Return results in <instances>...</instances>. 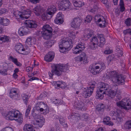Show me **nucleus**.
<instances>
[{"label":"nucleus","instance_id":"32","mask_svg":"<svg viewBox=\"0 0 131 131\" xmlns=\"http://www.w3.org/2000/svg\"><path fill=\"white\" fill-rule=\"evenodd\" d=\"M14 14L17 19H20V18H23L21 10V12L19 11H15L14 12Z\"/></svg>","mask_w":131,"mask_h":131},{"label":"nucleus","instance_id":"5","mask_svg":"<svg viewBox=\"0 0 131 131\" xmlns=\"http://www.w3.org/2000/svg\"><path fill=\"white\" fill-rule=\"evenodd\" d=\"M96 84V82L94 81L89 83V87H88L87 89H85L82 93V95L84 97H88L91 95Z\"/></svg>","mask_w":131,"mask_h":131},{"label":"nucleus","instance_id":"30","mask_svg":"<svg viewBox=\"0 0 131 131\" xmlns=\"http://www.w3.org/2000/svg\"><path fill=\"white\" fill-rule=\"evenodd\" d=\"M9 20L7 18L3 19L0 17V23H2L3 25L6 26L8 25L9 23Z\"/></svg>","mask_w":131,"mask_h":131},{"label":"nucleus","instance_id":"52","mask_svg":"<svg viewBox=\"0 0 131 131\" xmlns=\"http://www.w3.org/2000/svg\"><path fill=\"white\" fill-rule=\"evenodd\" d=\"M101 2L103 4H106V6L108 8L109 7V5L108 3L107 0H100Z\"/></svg>","mask_w":131,"mask_h":131},{"label":"nucleus","instance_id":"25","mask_svg":"<svg viewBox=\"0 0 131 131\" xmlns=\"http://www.w3.org/2000/svg\"><path fill=\"white\" fill-rule=\"evenodd\" d=\"M105 68V64L103 62H101L98 64L96 66V69H98L99 70V72L103 70Z\"/></svg>","mask_w":131,"mask_h":131},{"label":"nucleus","instance_id":"17","mask_svg":"<svg viewBox=\"0 0 131 131\" xmlns=\"http://www.w3.org/2000/svg\"><path fill=\"white\" fill-rule=\"evenodd\" d=\"M75 106L78 110L82 111L85 110H86L84 104L81 101L77 102L75 103Z\"/></svg>","mask_w":131,"mask_h":131},{"label":"nucleus","instance_id":"49","mask_svg":"<svg viewBox=\"0 0 131 131\" xmlns=\"http://www.w3.org/2000/svg\"><path fill=\"white\" fill-rule=\"evenodd\" d=\"M8 130H13V129L10 127L8 126L3 128L1 131H8Z\"/></svg>","mask_w":131,"mask_h":131},{"label":"nucleus","instance_id":"16","mask_svg":"<svg viewBox=\"0 0 131 131\" xmlns=\"http://www.w3.org/2000/svg\"><path fill=\"white\" fill-rule=\"evenodd\" d=\"M54 56V52L52 51H50L45 56L44 59L46 61L50 62L53 59Z\"/></svg>","mask_w":131,"mask_h":131},{"label":"nucleus","instance_id":"33","mask_svg":"<svg viewBox=\"0 0 131 131\" xmlns=\"http://www.w3.org/2000/svg\"><path fill=\"white\" fill-rule=\"evenodd\" d=\"M59 120L60 124L63 125L65 127H68V126L67 123H65V119L63 117L59 118Z\"/></svg>","mask_w":131,"mask_h":131},{"label":"nucleus","instance_id":"63","mask_svg":"<svg viewBox=\"0 0 131 131\" xmlns=\"http://www.w3.org/2000/svg\"><path fill=\"white\" fill-rule=\"evenodd\" d=\"M29 1L31 2L36 4L39 2V0H29Z\"/></svg>","mask_w":131,"mask_h":131},{"label":"nucleus","instance_id":"31","mask_svg":"<svg viewBox=\"0 0 131 131\" xmlns=\"http://www.w3.org/2000/svg\"><path fill=\"white\" fill-rule=\"evenodd\" d=\"M42 36L45 39L48 40L51 38L52 37V33H42Z\"/></svg>","mask_w":131,"mask_h":131},{"label":"nucleus","instance_id":"62","mask_svg":"<svg viewBox=\"0 0 131 131\" xmlns=\"http://www.w3.org/2000/svg\"><path fill=\"white\" fill-rule=\"evenodd\" d=\"M118 49V51H118V53H119V56H122V55L123 54V51L120 50V49Z\"/></svg>","mask_w":131,"mask_h":131},{"label":"nucleus","instance_id":"48","mask_svg":"<svg viewBox=\"0 0 131 131\" xmlns=\"http://www.w3.org/2000/svg\"><path fill=\"white\" fill-rule=\"evenodd\" d=\"M31 109V106L29 105L28 106L27 108V109L26 112L25 114V115L26 117H28L30 113Z\"/></svg>","mask_w":131,"mask_h":131},{"label":"nucleus","instance_id":"43","mask_svg":"<svg viewBox=\"0 0 131 131\" xmlns=\"http://www.w3.org/2000/svg\"><path fill=\"white\" fill-rule=\"evenodd\" d=\"M34 80H37V83H41L42 82V81L41 80L37 78L36 77H32L30 79L28 80V81H32Z\"/></svg>","mask_w":131,"mask_h":131},{"label":"nucleus","instance_id":"26","mask_svg":"<svg viewBox=\"0 0 131 131\" xmlns=\"http://www.w3.org/2000/svg\"><path fill=\"white\" fill-rule=\"evenodd\" d=\"M23 130L24 131H35L32 128L30 124H26L24 125Z\"/></svg>","mask_w":131,"mask_h":131},{"label":"nucleus","instance_id":"46","mask_svg":"<svg viewBox=\"0 0 131 131\" xmlns=\"http://www.w3.org/2000/svg\"><path fill=\"white\" fill-rule=\"evenodd\" d=\"M32 38L31 37H29L27 39L26 43L27 45H31Z\"/></svg>","mask_w":131,"mask_h":131},{"label":"nucleus","instance_id":"27","mask_svg":"<svg viewBox=\"0 0 131 131\" xmlns=\"http://www.w3.org/2000/svg\"><path fill=\"white\" fill-rule=\"evenodd\" d=\"M56 10V7L54 6L51 5L48 7L47 11L53 14L55 13Z\"/></svg>","mask_w":131,"mask_h":131},{"label":"nucleus","instance_id":"59","mask_svg":"<svg viewBox=\"0 0 131 131\" xmlns=\"http://www.w3.org/2000/svg\"><path fill=\"white\" fill-rule=\"evenodd\" d=\"M84 32H85L93 33V31L89 28H86L84 30Z\"/></svg>","mask_w":131,"mask_h":131},{"label":"nucleus","instance_id":"54","mask_svg":"<svg viewBox=\"0 0 131 131\" xmlns=\"http://www.w3.org/2000/svg\"><path fill=\"white\" fill-rule=\"evenodd\" d=\"M8 69H6L4 70H0V73L1 74L3 75H5L7 74V71Z\"/></svg>","mask_w":131,"mask_h":131},{"label":"nucleus","instance_id":"57","mask_svg":"<svg viewBox=\"0 0 131 131\" xmlns=\"http://www.w3.org/2000/svg\"><path fill=\"white\" fill-rule=\"evenodd\" d=\"M56 84H57V87H59L61 86V88H62L63 87L62 86V82L58 81H56Z\"/></svg>","mask_w":131,"mask_h":131},{"label":"nucleus","instance_id":"50","mask_svg":"<svg viewBox=\"0 0 131 131\" xmlns=\"http://www.w3.org/2000/svg\"><path fill=\"white\" fill-rule=\"evenodd\" d=\"M110 120V118L108 116H106L103 119V122L105 124H106Z\"/></svg>","mask_w":131,"mask_h":131},{"label":"nucleus","instance_id":"38","mask_svg":"<svg viewBox=\"0 0 131 131\" xmlns=\"http://www.w3.org/2000/svg\"><path fill=\"white\" fill-rule=\"evenodd\" d=\"M125 126L127 129H131V120L126 121L125 124Z\"/></svg>","mask_w":131,"mask_h":131},{"label":"nucleus","instance_id":"56","mask_svg":"<svg viewBox=\"0 0 131 131\" xmlns=\"http://www.w3.org/2000/svg\"><path fill=\"white\" fill-rule=\"evenodd\" d=\"M92 35L91 33H88L87 34L84 35L83 36L85 38L88 39Z\"/></svg>","mask_w":131,"mask_h":131},{"label":"nucleus","instance_id":"60","mask_svg":"<svg viewBox=\"0 0 131 131\" xmlns=\"http://www.w3.org/2000/svg\"><path fill=\"white\" fill-rule=\"evenodd\" d=\"M69 37L72 38L73 39H74L76 37V35L75 33H69Z\"/></svg>","mask_w":131,"mask_h":131},{"label":"nucleus","instance_id":"47","mask_svg":"<svg viewBox=\"0 0 131 131\" xmlns=\"http://www.w3.org/2000/svg\"><path fill=\"white\" fill-rule=\"evenodd\" d=\"M125 24L127 26H130L131 25V19L130 18H127L125 20Z\"/></svg>","mask_w":131,"mask_h":131},{"label":"nucleus","instance_id":"2","mask_svg":"<svg viewBox=\"0 0 131 131\" xmlns=\"http://www.w3.org/2000/svg\"><path fill=\"white\" fill-rule=\"evenodd\" d=\"M108 75L113 82L123 84L124 83L125 78L122 74H119L115 71L109 72Z\"/></svg>","mask_w":131,"mask_h":131},{"label":"nucleus","instance_id":"7","mask_svg":"<svg viewBox=\"0 0 131 131\" xmlns=\"http://www.w3.org/2000/svg\"><path fill=\"white\" fill-rule=\"evenodd\" d=\"M56 3L60 9L64 10L69 8L71 4L68 0H58Z\"/></svg>","mask_w":131,"mask_h":131},{"label":"nucleus","instance_id":"35","mask_svg":"<svg viewBox=\"0 0 131 131\" xmlns=\"http://www.w3.org/2000/svg\"><path fill=\"white\" fill-rule=\"evenodd\" d=\"M104 18V17L99 15H96L95 17V20L96 23H98L101 21V20Z\"/></svg>","mask_w":131,"mask_h":131},{"label":"nucleus","instance_id":"19","mask_svg":"<svg viewBox=\"0 0 131 131\" xmlns=\"http://www.w3.org/2000/svg\"><path fill=\"white\" fill-rule=\"evenodd\" d=\"M44 119L42 118L38 119L37 120H35L32 123L33 124L36 125V127H41L43 125L44 122Z\"/></svg>","mask_w":131,"mask_h":131},{"label":"nucleus","instance_id":"42","mask_svg":"<svg viewBox=\"0 0 131 131\" xmlns=\"http://www.w3.org/2000/svg\"><path fill=\"white\" fill-rule=\"evenodd\" d=\"M97 36L96 37L94 36L91 39V42L96 43V44H98V38L97 37Z\"/></svg>","mask_w":131,"mask_h":131},{"label":"nucleus","instance_id":"64","mask_svg":"<svg viewBox=\"0 0 131 131\" xmlns=\"http://www.w3.org/2000/svg\"><path fill=\"white\" fill-rule=\"evenodd\" d=\"M94 8H93L91 10V12H92V13H94V12H96L97 10V6H96Z\"/></svg>","mask_w":131,"mask_h":131},{"label":"nucleus","instance_id":"20","mask_svg":"<svg viewBox=\"0 0 131 131\" xmlns=\"http://www.w3.org/2000/svg\"><path fill=\"white\" fill-rule=\"evenodd\" d=\"M42 32H45V33H52V28L50 27L47 24L44 25L42 28Z\"/></svg>","mask_w":131,"mask_h":131},{"label":"nucleus","instance_id":"1","mask_svg":"<svg viewBox=\"0 0 131 131\" xmlns=\"http://www.w3.org/2000/svg\"><path fill=\"white\" fill-rule=\"evenodd\" d=\"M98 86L96 95V98L97 99H103L104 94L107 95L112 98H113L116 95V92L110 89V85L106 83L100 82Z\"/></svg>","mask_w":131,"mask_h":131},{"label":"nucleus","instance_id":"24","mask_svg":"<svg viewBox=\"0 0 131 131\" xmlns=\"http://www.w3.org/2000/svg\"><path fill=\"white\" fill-rule=\"evenodd\" d=\"M105 108V105L103 104H100L96 106V109L99 112H103Z\"/></svg>","mask_w":131,"mask_h":131},{"label":"nucleus","instance_id":"6","mask_svg":"<svg viewBox=\"0 0 131 131\" xmlns=\"http://www.w3.org/2000/svg\"><path fill=\"white\" fill-rule=\"evenodd\" d=\"M117 106L119 108L128 110L131 109V102H129L127 99L122 100L116 103Z\"/></svg>","mask_w":131,"mask_h":131},{"label":"nucleus","instance_id":"36","mask_svg":"<svg viewBox=\"0 0 131 131\" xmlns=\"http://www.w3.org/2000/svg\"><path fill=\"white\" fill-rule=\"evenodd\" d=\"M81 119L83 121H87L90 119V117L88 114L84 113L82 115Z\"/></svg>","mask_w":131,"mask_h":131},{"label":"nucleus","instance_id":"8","mask_svg":"<svg viewBox=\"0 0 131 131\" xmlns=\"http://www.w3.org/2000/svg\"><path fill=\"white\" fill-rule=\"evenodd\" d=\"M20 115L21 113L19 111L13 110L8 112L5 118L7 120H13L19 117V115Z\"/></svg>","mask_w":131,"mask_h":131},{"label":"nucleus","instance_id":"28","mask_svg":"<svg viewBox=\"0 0 131 131\" xmlns=\"http://www.w3.org/2000/svg\"><path fill=\"white\" fill-rule=\"evenodd\" d=\"M17 95V93L15 89L13 88L11 89L9 93V96L11 98H14Z\"/></svg>","mask_w":131,"mask_h":131},{"label":"nucleus","instance_id":"4","mask_svg":"<svg viewBox=\"0 0 131 131\" xmlns=\"http://www.w3.org/2000/svg\"><path fill=\"white\" fill-rule=\"evenodd\" d=\"M69 69V66L67 64H58L55 66L54 69L51 71L52 73L50 72H48V74L50 77H52L53 74H55L57 76H59L62 74V72H65Z\"/></svg>","mask_w":131,"mask_h":131},{"label":"nucleus","instance_id":"41","mask_svg":"<svg viewBox=\"0 0 131 131\" xmlns=\"http://www.w3.org/2000/svg\"><path fill=\"white\" fill-rule=\"evenodd\" d=\"M99 46V45L96 44V43L91 42L90 43V47L93 50H95Z\"/></svg>","mask_w":131,"mask_h":131},{"label":"nucleus","instance_id":"39","mask_svg":"<svg viewBox=\"0 0 131 131\" xmlns=\"http://www.w3.org/2000/svg\"><path fill=\"white\" fill-rule=\"evenodd\" d=\"M99 23H100V22ZM100 23L99 24V25L100 27L104 28L105 27L106 23L104 18L103 19H102V20H101V21L100 22Z\"/></svg>","mask_w":131,"mask_h":131},{"label":"nucleus","instance_id":"61","mask_svg":"<svg viewBox=\"0 0 131 131\" xmlns=\"http://www.w3.org/2000/svg\"><path fill=\"white\" fill-rule=\"evenodd\" d=\"M112 52V51L110 49L106 50L104 51V53L106 54H109L111 53Z\"/></svg>","mask_w":131,"mask_h":131},{"label":"nucleus","instance_id":"13","mask_svg":"<svg viewBox=\"0 0 131 131\" xmlns=\"http://www.w3.org/2000/svg\"><path fill=\"white\" fill-rule=\"evenodd\" d=\"M81 21L79 18H75L72 22L71 26L74 28H78L80 27Z\"/></svg>","mask_w":131,"mask_h":131},{"label":"nucleus","instance_id":"51","mask_svg":"<svg viewBox=\"0 0 131 131\" xmlns=\"http://www.w3.org/2000/svg\"><path fill=\"white\" fill-rule=\"evenodd\" d=\"M114 59V58L113 56H108L107 59L108 63H110Z\"/></svg>","mask_w":131,"mask_h":131},{"label":"nucleus","instance_id":"44","mask_svg":"<svg viewBox=\"0 0 131 131\" xmlns=\"http://www.w3.org/2000/svg\"><path fill=\"white\" fill-rule=\"evenodd\" d=\"M92 18V17L91 16H87L86 17L85 19V23H88L90 22Z\"/></svg>","mask_w":131,"mask_h":131},{"label":"nucleus","instance_id":"34","mask_svg":"<svg viewBox=\"0 0 131 131\" xmlns=\"http://www.w3.org/2000/svg\"><path fill=\"white\" fill-rule=\"evenodd\" d=\"M53 15V14L47 11V13H45L44 14V18L45 20L46 19L47 20H49L51 18L52 16Z\"/></svg>","mask_w":131,"mask_h":131},{"label":"nucleus","instance_id":"3","mask_svg":"<svg viewBox=\"0 0 131 131\" xmlns=\"http://www.w3.org/2000/svg\"><path fill=\"white\" fill-rule=\"evenodd\" d=\"M73 40L71 39L61 40L59 43L60 52H63L66 50H70L73 46Z\"/></svg>","mask_w":131,"mask_h":131},{"label":"nucleus","instance_id":"45","mask_svg":"<svg viewBox=\"0 0 131 131\" xmlns=\"http://www.w3.org/2000/svg\"><path fill=\"white\" fill-rule=\"evenodd\" d=\"M14 120H16L17 122L19 123H21L23 122V118L21 116V114L20 115H19V117H17V118L15 119Z\"/></svg>","mask_w":131,"mask_h":131},{"label":"nucleus","instance_id":"10","mask_svg":"<svg viewBox=\"0 0 131 131\" xmlns=\"http://www.w3.org/2000/svg\"><path fill=\"white\" fill-rule=\"evenodd\" d=\"M15 49L18 53L23 55L27 54L28 53V52L26 53L25 52V50L23 45L20 43H19L16 45L15 46Z\"/></svg>","mask_w":131,"mask_h":131},{"label":"nucleus","instance_id":"11","mask_svg":"<svg viewBox=\"0 0 131 131\" xmlns=\"http://www.w3.org/2000/svg\"><path fill=\"white\" fill-rule=\"evenodd\" d=\"M36 108L37 111L40 110V112L46 111L47 107L46 105L43 102H38L36 106Z\"/></svg>","mask_w":131,"mask_h":131},{"label":"nucleus","instance_id":"15","mask_svg":"<svg viewBox=\"0 0 131 131\" xmlns=\"http://www.w3.org/2000/svg\"><path fill=\"white\" fill-rule=\"evenodd\" d=\"M77 59L80 61H83V63L86 64L89 62L88 59V57L86 56V53L84 52H82L80 56L77 57Z\"/></svg>","mask_w":131,"mask_h":131},{"label":"nucleus","instance_id":"9","mask_svg":"<svg viewBox=\"0 0 131 131\" xmlns=\"http://www.w3.org/2000/svg\"><path fill=\"white\" fill-rule=\"evenodd\" d=\"M84 44L81 42L79 43L76 47L73 49V51L74 53L75 54L79 53L83 50L85 48Z\"/></svg>","mask_w":131,"mask_h":131},{"label":"nucleus","instance_id":"53","mask_svg":"<svg viewBox=\"0 0 131 131\" xmlns=\"http://www.w3.org/2000/svg\"><path fill=\"white\" fill-rule=\"evenodd\" d=\"M10 60H11L15 64L17 61V59L16 58H14L12 56H10L9 57Z\"/></svg>","mask_w":131,"mask_h":131},{"label":"nucleus","instance_id":"40","mask_svg":"<svg viewBox=\"0 0 131 131\" xmlns=\"http://www.w3.org/2000/svg\"><path fill=\"white\" fill-rule=\"evenodd\" d=\"M23 101L26 105H27L28 101V96L27 95L23 94L22 95Z\"/></svg>","mask_w":131,"mask_h":131},{"label":"nucleus","instance_id":"29","mask_svg":"<svg viewBox=\"0 0 131 131\" xmlns=\"http://www.w3.org/2000/svg\"><path fill=\"white\" fill-rule=\"evenodd\" d=\"M54 41L52 40L47 41L44 43V45L45 47L47 48H50L53 44Z\"/></svg>","mask_w":131,"mask_h":131},{"label":"nucleus","instance_id":"23","mask_svg":"<svg viewBox=\"0 0 131 131\" xmlns=\"http://www.w3.org/2000/svg\"><path fill=\"white\" fill-rule=\"evenodd\" d=\"M73 4L75 7H80L83 6L84 4V2L80 0H76L74 2Z\"/></svg>","mask_w":131,"mask_h":131},{"label":"nucleus","instance_id":"12","mask_svg":"<svg viewBox=\"0 0 131 131\" xmlns=\"http://www.w3.org/2000/svg\"><path fill=\"white\" fill-rule=\"evenodd\" d=\"M25 7H22L21 8L23 17V18L28 19L30 16L31 11L29 9H25Z\"/></svg>","mask_w":131,"mask_h":131},{"label":"nucleus","instance_id":"18","mask_svg":"<svg viewBox=\"0 0 131 131\" xmlns=\"http://www.w3.org/2000/svg\"><path fill=\"white\" fill-rule=\"evenodd\" d=\"M25 23L27 25V26L31 28H35L37 26V24L35 21L30 20H26Z\"/></svg>","mask_w":131,"mask_h":131},{"label":"nucleus","instance_id":"21","mask_svg":"<svg viewBox=\"0 0 131 131\" xmlns=\"http://www.w3.org/2000/svg\"><path fill=\"white\" fill-rule=\"evenodd\" d=\"M42 8L39 5L37 6L33 9V11L34 13L37 16H39L42 12Z\"/></svg>","mask_w":131,"mask_h":131},{"label":"nucleus","instance_id":"37","mask_svg":"<svg viewBox=\"0 0 131 131\" xmlns=\"http://www.w3.org/2000/svg\"><path fill=\"white\" fill-rule=\"evenodd\" d=\"M100 70L98 69H96V66L95 68H92L90 70V72L94 75H96L97 73H99Z\"/></svg>","mask_w":131,"mask_h":131},{"label":"nucleus","instance_id":"22","mask_svg":"<svg viewBox=\"0 0 131 131\" xmlns=\"http://www.w3.org/2000/svg\"><path fill=\"white\" fill-rule=\"evenodd\" d=\"M97 37L100 39V43L99 44V46L102 47L105 43V39L103 37V35L102 34H98Z\"/></svg>","mask_w":131,"mask_h":131},{"label":"nucleus","instance_id":"14","mask_svg":"<svg viewBox=\"0 0 131 131\" xmlns=\"http://www.w3.org/2000/svg\"><path fill=\"white\" fill-rule=\"evenodd\" d=\"M64 15L62 14L61 12H59L57 14L56 17L54 20L55 22L57 24H59L63 23L64 21L63 18Z\"/></svg>","mask_w":131,"mask_h":131},{"label":"nucleus","instance_id":"58","mask_svg":"<svg viewBox=\"0 0 131 131\" xmlns=\"http://www.w3.org/2000/svg\"><path fill=\"white\" fill-rule=\"evenodd\" d=\"M7 12V10L5 8H3L0 10V15L5 13Z\"/></svg>","mask_w":131,"mask_h":131},{"label":"nucleus","instance_id":"55","mask_svg":"<svg viewBox=\"0 0 131 131\" xmlns=\"http://www.w3.org/2000/svg\"><path fill=\"white\" fill-rule=\"evenodd\" d=\"M9 37L5 36L4 37H0V40L3 41L4 39L6 41H9Z\"/></svg>","mask_w":131,"mask_h":131}]
</instances>
